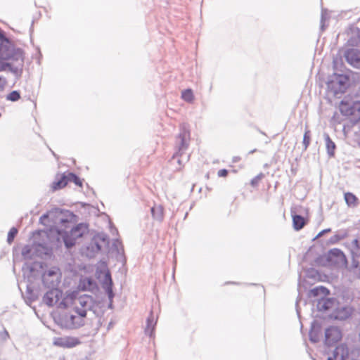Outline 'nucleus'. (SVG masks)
<instances>
[{
	"instance_id": "49530a36",
	"label": "nucleus",
	"mask_w": 360,
	"mask_h": 360,
	"mask_svg": "<svg viewBox=\"0 0 360 360\" xmlns=\"http://www.w3.org/2000/svg\"><path fill=\"white\" fill-rule=\"evenodd\" d=\"M238 159H239L238 158L236 157V158H233V161L234 162H236L238 160Z\"/></svg>"
},
{
	"instance_id": "b1692460",
	"label": "nucleus",
	"mask_w": 360,
	"mask_h": 360,
	"mask_svg": "<svg viewBox=\"0 0 360 360\" xmlns=\"http://www.w3.org/2000/svg\"><path fill=\"white\" fill-rule=\"evenodd\" d=\"M68 174H66V175L63 174V176H61L60 179H58L57 181H55L53 183V189H55V190L60 189V188L65 187L68 183Z\"/></svg>"
},
{
	"instance_id": "9d476101",
	"label": "nucleus",
	"mask_w": 360,
	"mask_h": 360,
	"mask_svg": "<svg viewBox=\"0 0 360 360\" xmlns=\"http://www.w3.org/2000/svg\"><path fill=\"white\" fill-rule=\"evenodd\" d=\"M63 297V292L58 288L50 289L49 291L46 292V294L43 297V302L47 306L52 307L54 305H58V307L62 308L59 306Z\"/></svg>"
},
{
	"instance_id": "6ab92c4d",
	"label": "nucleus",
	"mask_w": 360,
	"mask_h": 360,
	"mask_svg": "<svg viewBox=\"0 0 360 360\" xmlns=\"http://www.w3.org/2000/svg\"><path fill=\"white\" fill-rule=\"evenodd\" d=\"M39 264L35 262H25L22 268V271L23 272V275L25 276L30 277L32 276V273L35 271L37 266Z\"/></svg>"
},
{
	"instance_id": "a211bd4d",
	"label": "nucleus",
	"mask_w": 360,
	"mask_h": 360,
	"mask_svg": "<svg viewBox=\"0 0 360 360\" xmlns=\"http://www.w3.org/2000/svg\"><path fill=\"white\" fill-rule=\"evenodd\" d=\"M155 324L156 321L154 319L153 313L150 312V316L147 319L146 327L145 328V333L146 335H149L150 337L153 335Z\"/></svg>"
},
{
	"instance_id": "f704fd0d",
	"label": "nucleus",
	"mask_w": 360,
	"mask_h": 360,
	"mask_svg": "<svg viewBox=\"0 0 360 360\" xmlns=\"http://www.w3.org/2000/svg\"><path fill=\"white\" fill-rule=\"evenodd\" d=\"M8 338V333L6 330L0 333V341L5 342Z\"/></svg>"
},
{
	"instance_id": "79ce46f5",
	"label": "nucleus",
	"mask_w": 360,
	"mask_h": 360,
	"mask_svg": "<svg viewBox=\"0 0 360 360\" xmlns=\"http://www.w3.org/2000/svg\"><path fill=\"white\" fill-rule=\"evenodd\" d=\"M5 82L0 77V89L4 87Z\"/></svg>"
},
{
	"instance_id": "37998d69",
	"label": "nucleus",
	"mask_w": 360,
	"mask_h": 360,
	"mask_svg": "<svg viewBox=\"0 0 360 360\" xmlns=\"http://www.w3.org/2000/svg\"><path fill=\"white\" fill-rule=\"evenodd\" d=\"M94 244H95V245L96 247L97 250H101V246L97 242L95 241Z\"/></svg>"
},
{
	"instance_id": "20e7f679",
	"label": "nucleus",
	"mask_w": 360,
	"mask_h": 360,
	"mask_svg": "<svg viewBox=\"0 0 360 360\" xmlns=\"http://www.w3.org/2000/svg\"><path fill=\"white\" fill-rule=\"evenodd\" d=\"M84 311L75 312L73 309L71 311L61 314L58 319V323L63 328L75 329L84 324Z\"/></svg>"
},
{
	"instance_id": "393cba45",
	"label": "nucleus",
	"mask_w": 360,
	"mask_h": 360,
	"mask_svg": "<svg viewBox=\"0 0 360 360\" xmlns=\"http://www.w3.org/2000/svg\"><path fill=\"white\" fill-rule=\"evenodd\" d=\"M58 210H56V211H49L47 213L43 214L40 219L39 221L40 223L46 225L47 222H49L51 220L53 221V217L54 216L55 213H57Z\"/></svg>"
},
{
	"instance_id": "de8ad7c7",
	"label": "nucleus",
	"mask_w": 360,
	"mask_h": 360,
	"mask_svg": "<svg viewBox=\"0 0 360 360\" xmlns=\"http://www.w3.org/2000/svg\"><path fill=\"white\" fill-rule=\"evenodd\" d=\"M255 151V150H253L250 151V153H254Z\"/></svg>"
},
{
	"instance_id": "f3484780",
	"label": "nucleus",
	"mask_w": 360,
	"mask_h": 360,
	"mask_svg": "<svg viewBox=\"0 0 360 360\" xmlns=\"http://www.w3.org/2000/svg\"><path fill=\"white\" fill-rule=\"evenodd\" d=\"M153 218L158 221L163 220V207L160 205H155L150 209Z\"/></svg>"
},
{
	"instance_id": "f03ea898",
	"label": "nucleus",
	"mask_w": 360,
	"mask_h": 360,
	"mask_svg": "<svg viewBox=\"0 0 360 360\" xmlns=\"http://www.w3.org/2000/svg\"><path fill=\"white\" fill-rule=\"evenodd\" d=\"M95 305L96 302L92 296L86 294L79 295L76 291L68 294L59 304L63 308L71 307L75 312H81L84 310L85 317L87 311L93 310Z\"/></svg>"
},
{
	"instance_id": "2eb2a0df",
	"label": "nucleus",
	"mask_w": 360,
	"mask_h": 360,
	"mask_svg": "<svg viewBox=\"0 0 360 360\" xmlns=\"http://www.w3.org/2000/svg\"><path fill=\"white\" fill-rule=\"evenodd\" d=\"M79 343V341L77 338L72 337H63V338H56L53 340L54 345L65 347V348H71L74 347Z\"/></svg>"
},
{
	"instance_id": "f8f14e48",
	"label": "nucleus",
	"mask_w": 360,
	"mask_h": 360,
	"mask_svg": "<svg viewBox=\"0 0 360 360\" xmlns=\"http://www.w3.org/2000/svg\"><path fill=\"white\" fill-rule=\"evenodd\" d=\"M354 311V308L349 305L335 307L330 314L331 318L336 320L344 321L349 318Z\"/></svg>"
},
{
	"instance_id": "c03bdc74",
	"label": "nucleus",
	"mask_w": 360,
	"mask_h": 360,
	"mask_svg": "<svg viewBox=\"0 0 360 360\" xmlns=\"http://www.w3.org/2000/svg\"><path fill=\"white\" fill-rule=\"evenodd\" d=\"M352 266L355 269H356L358 267V262L356 261H355L354 259L353 260Z\"/></svg>"
},
{
	"instance_id": "1a4fd4ad",
	"label": "nucleus",
	"mask_w": 360,
	"mask_h": 360,
	"mask_svg": "<svg viewBox=\"0 0 360 360\" xmlns=\"http://www.w3.org/2000/svg\"><path fill=\"white\" fill-rule=\"evenodd\" d=\"M340 110L346 116H352L354 120H360V101L349 103L346 101H341Z\"/></svg>"
},
{
	"instance_id": "473e14b6",
	"label": "nucleus",
	"mask_w": 360,
	"mask_h": 360,
	"mask_svg": "<svg viewBox=\"0 0 360 360\" xmlns=\"http://www.w3.org/2000/svg\"><path fill=\"white\" fill-rule=\"evenodd\" d=\"M309 340L314 343H316L319 341V335L317 331L311 330L309 332Z\"/></svg>"
},
{
	"instance_id": "412c9836",
	"label": "nucleus",
	"mask_w": 360,
	"mask_h": 360,
	"mask_svg": "<svg viewBox=\"0 0 360 360\" xmlns=\"http://www.w3.org/2000/svg\"><path fill=\"white\" fill-rule=\"evenodd\" d=\"M293 227L295 230L299 231L302 229L305 225V219L303 217L299 214H293L292 212Z\"/></svg>"
},
{
	"instance_id": "9b49d317",
	"label": "nucleus",
	"mask_w": 360,
	"mask_h": 360,
	"mask_svg": "<svg viewBox=\"0 0 360 360\" xmlns=\"http://www.w3.org/2000/svg\"><path fill=\"white\" fill-rule=\"evenodd\" d=\"M342 338V332L336 326H330L325 331V343L330 346L338 342Z\"/></svg>"
},
{
	"instance_id": "cd10ccee",
	"label": "nucleus",
	"mask_w": 360,
	"mask_h": 360,
	"mask_svg": "<svg viewBox=\"0 0 360 360\" xmlns=\"http://www.w3.org/2000/svg\"><path fill=\"white\" fill-rule=\"evenodd\" d=\"M311 141V133L309 129H306L304 134L302 144L304 146V150H306L309 147Z\"/></svg>"
},
{
	"instance_id": "c9c22d12",
	"label": "nucleus",
	"mask_w": 360,
	"mask_h": 360,
	"mask_svg": "<svg viewBox=\"0 0 360 360\" xmlns=\"http://www.w3.org/2000/svg\"><path fill=\"white\" fill-rule=\"evenodd\" d=\"M219 177H225L228 175V170L226 169H222L218 171L217 173Z\"/></svg>"
},
{
	"instance_id": "423d86ee",
	"label": "nucleus",
	"mask_w": 360,
	"mask_h": 360,
	"mask_svg": "<svg viewBox=\"0 0 360 360\" xmlns=\"http://www.w3.org/2000/svg\"><path fill=\"white\" fill-rule=\"evenodd\" d=\"M190 134L185 128L182 129L177 137V143L179 144L178 152L173 155V159L176 160L179 165H181L183 161H187L188 155L184 153L188 146V139Z\"/></svg>"
},
{
	"instance_id": "39448f33",
	"label": "nucleus",
	"mask_w": 360,
	"mask_h": 360,
	"mask_svg": "<svg viewBox=\"0 0 360 360\" xmlns=\"http://www.w3.org/2000/svg\"><path fill=\"white\" fill-rule=\"evenodd\" d=\"M88 232V226L86 224H79L72 228L70 231L58 230V233L62 238L64 244L67 248L73 247L77 239L82 237Z\"/></svg>"
},
{
	"instance_id": "ddd939ff",
	"label": "nucleus",
	"mask_w": 360,
	"mask_h": 360,
	"mask_svg": "<svg viewBox=\"0 0 360 360\" xmlns=\"http://www.w3.org/2000/svg\"><path fill=\"white\" fill-rule=\"evenodd\" d=\"M349 356V348L345 344H340L337 346L328 360H346Z\"/></svg>"
},
{
	"instance_id": "7c9ffc66",
	"label": "nucleus",
	"mask_w": 360,
	"mask_h": 360,
	"mask_svg": "<svg viewBox=\"0 0 360 360\" xmlns=\"http://www.w3.org/2000/svg\"><path fill=\"white\" fill-rule=\"evenodd\" d=\"M20 98V94L18 91H13L6 96V99L13 102L17 101Z\"/></svg>"
},
{
	"instance_id": "4be33fe9",
	"label": "nucleus",
	"mask_w": 360,
	"mask_h": 360,
	"mask_svg": "<svg viewBox=\"0 0 360 360\" xmlns=\"http://www.w3.org/2000/svg\"><path fill=\"white\" fill-rule=\"evenodd\" d=\"M329 255L333 257L338 258L340 262L347 264V260L345 255L342 250L338 248H333L330 250L328 252Z\"/></svg>"
},
{
	"instance_id": "2f4dec72",
	"label": "nucleus",
	"mask_w": 360,
	"mask_h": 360,
	"mask_svg": "<svg viewBox=\"0 0 360 360\" xmlns=\"http://www.w3.org/2000/svg\"><path fill=\"white\" fill-rule=\"evenodd\" d=\"M17 233H18V229L16 228L12 227L10 229V231H8V237H7V242L9 244H11L13 241Z\"/></svg>"
},
{
	"instance_id": "a878e982",
	"label": "nucleus",
	"mask_w": 360,
	"mask_h": 360,
	"mask_svg": "<svg viewBox=\"0 0 360 360\" xmlns=\"http://www.w3.org/2000/svg\"><path fill=\"white\" fill-rule=\"evenodd\" d=\"M345 200L349 206H355L357 198L354 194L348 192L345 194Z\"/></svg>"
},
{
	"instance_id": "7ed1b4c3",
	"label": "nucleus",
	"mask_w": 360,
	"mask_h": 360,
	"mask_svg": "<svg viewBox=\"0 0 360 360\" xmlns=\"http://www.w3.org/2000/svg\"><path fill=\"white\" fill-rule=\"evenodd\" d=\"M329 293V290L323 286L314 288L309 292V297H317L316 308L318 311L328 312L334 310L337 307L338 302L335 298L327 297Z\"/></svg>"
},
{
	"instance_id": "4468645a",
	"label": "nucleus",
	"mask_w": 360,
	"mask_h": 360,
	"mask_svg": "<svg viewBox=\"0 0 360 360\" xmlns=\"http://www.w3.org/2000/svg\"><path fill=\"white\" fill-rule=\"evenodd\" d=\"M345 58L347 62L354 68H360V51L356 49H350L345 51Z\"/></svg>"
},
{
	"instance_id": "0eeeda50",
	"label": "nucleus",
	"mask_w": 360,
	"mask_h": 360,
	"mask_svg": "<svg viewBox=\"0 0 360 360\" xmlns=\"http://www.w3.org/2000/svg\"><path fill=\"white\" fill-rule=\"evenodd\" d=\"M347 81L348 77L346 75L334 74L327 82L328 89L337 96L339 94L345 92Z\"/></svg>"
},
{
	"instance_id": "aec40b11",
	"label": "nucleus",
	"mask_w": 360,
	"mask_h": 360,
	"mask_svg": "<svg viewBox=\"0 0 360 360\" xmlns=\"http://www.w3.org/2000/svg\"><path fill=\"white\" fill-rule=\"evenodd\" d=\"M80 286L84 290L92 291L96 288V283L91 278H84L81 280Z\"/></svg>"
},
{
	"instance_id": "ea45409f",
	"label": "nucleus",
	"mask_w": 360,
	"mask_h": 360,
	"mask_svg": "<svg viewBox=\"0 0 360 360\" xmlns=\"http://www.w3.org/2000/svg\"><path fill=\"white\" fill-rule=\"evenodd\" d=\"M340 239V236L338 235H335L330 238V242L335 243L338 241Z\"/></svg>"
},
{
	"instance_id": "6e6552de",
	"label": "nucleus",
	"mask_w": 360,
	"mask_h": 360,
	"mask_svg": "<svg viewBox=\"0 0 360 360\" xmlns=\"http://www.w3.org/2000/svg\"><path fill=\"white\" fill-rule=\"evenodd\" d=\"M61 280V272L59 268L53 266L45 271L42 274L44 285L48 288H58Z\"/></svg>"
},
{
	"instance_id": "f257e3e1",
	"label": "nucleus",
	"mask_w": 360,
	"mask_h": 360,
	"mask_svg": "<svg viewBox=\"0 0 360 360\" xmlns=\"http://www.w3.org/2000/svg\"><path fill=\"white\" fill-rule=\"evenodd\" d=\"M1 69L13 74L16 79L21 77L25 63L24 51L10 41L0 30Z\"/></svg>"
},
{
	"instance_id": "09e8293b",
	"label": "nucleus",
	"mask_w": 360,
	"mask_h": 360,
	"mask_svg": "<svg viewBox=\"0 0 360 360\" xmlns=\"http://www.w3.org/2000/svg\"><path fill=\"white\" fill-rule=\"evenodd\" d=\"M59 360H65L63 358H60Z\"/></svg>"
},
{
	"instance_id": "e433bc0d",
	"label": "nucleus",
	"mask_w": 360,
	"mask_h": 360,
	"mask_svg": "<svg viewBox=\"0 0 360 360\" xmlns=\"http://www.w3.org/2000/svg\"><path fill=\"white\" fill-rule=\"evenodd\" d=\"M352 245L356 249L360 250V241L358 239H354L352 241Z\"/></svg>"
},
{
	"instance_id": "dca6fc26",
	"label": "nucleus",
	"mask_w": 360,
	"mask_h": 360,
	"mask_svg": "<svg viewBox=\"0 0 360 360\" xmlns=\"http://www.w3.org/2000/svg\"><path fill=\"white\" fill-rule=\"evenodd\" d=\"M103 287L105 290L106 294L108 295L109 299V305L108 307L112 308V299L114 297V292L112 291V280L111 278V275L109 272H107L105 275Z\"/></svg>"
},
{
	"instance_id": "bb28decb",
	"label": "nucleus",
	"mask_w": 360,
	"mask_h": 360,
	"mask_svg": "<svg viewBox=\"0 0 360 360\" xmlns=\"http://www.w3.org/2000/svg\"><path fill=\"white\" fill-rule=\"evenodd\" d=\"M181 98L186 102L191 103L194 96L191 89H188L182 91Z\"/></svg>"
},
{
	"instance_id": "a18cd8bd",
	"label": "nucleus",
	"mask_w": 360,
	"mask_h": 360,
	"mask_svg": "<svg viewBox=\"0 0 360 360\" xmlns=\"http://www.w3.org/2000/svg\"><path fill=\"white\" fill-rule=\"evenodd\" d=\"M323 20H324V15H323V14L322 13V15H321V27H323Z\"/></svg>"
},
{
	"instance_id": "a19ab883",
	"label": "nucleus",
	"mask_w": 360,
	"mask_h": 360,
	"mask_svg": "<svg viewBox=\"0 0 360 360\" xmlns=\"http://www.w3.org/2000/svg\"><path fill=\"white\" fill-rule=\"evenodd\" d=\"M298 302H299V300H297V302H296V311H297V315L300 316V309H299V307H298Z\"/></svg>"
},
{
	"instance_id": "4c0bfd02",
	"label": "nucleus",
	"mask_w": 360,
	"mask_h": 360,
	"mask_svg": "<svg viewBox=\"0 0 360 360\" xmlns=\"http://www.w3.org/2000/svg\"><path fill=\"white\" fill-rule=\"evenodd\" d=\"M57 221H58L60 224H63V225H65V224L69 223V221H68V219H64V218H61V217H58V218L57 219Z\"/></svg>"
},
{
	"instance_id": "58836bf2",
	"label": "nucleus",
	"mask_w": 360,
	"mask_h": 360,
	"mask_svg": "<svg viewBox=\"0 0 360 360\" xmlns=\"http://www.w3.org/2000/svg\"><path fill=\"white\" fill-rule=\"evenodd\" d=\"M330 231H331V230H330V229H324V230L321 231V232H319L316 237H317V238H318V237H321V236H323L324 233H328V232H330Z\"/></svg>"
},
{
	"instance_id": "5701e85b",
	"label": "nucleus",
	"mask_w": 360,
	"mask_h": 360,
	"mask_svg": "<svg viewBox=\"0 0 360 360\" xmlns=\"http://www.w3.org/2000/svg\"><path fill=\"white\" fill-rule=\"evenodd\" d=\"M324 136H325L327 153L330 157H333V156H334V154H335V150L336 148L335 144L330 139V138L329 137V136L328 134H325Z\"/></svg>"
},
{
	"instance_id": "72a5a7b5",
	"label": "nucleus",
	"mask_w": 360,
	"mask_h": 360,
	"mask_svg": "<svg viewBox=\"0 0 360 360\" xmlns=\"http://www.w3.org/2000/svg\"><path fill=\"white\" fill-rule=\"evenodd\" d=\"M264 174L262 173L259 174L256 176H255L250 182L252 186L255 187L258 185L259 181L263 178Z\"/></svg>"
},
{
	"instance_id": "c756f323",
	"label": "nucleus",
	"mask_w": 360,
	"mask_h": 360,
	"mask_svg": "<svg viewBox=\"0 0 360 360\" xmlns=\"http://www.w3.org/2000/svg\"><path fill=\"white\" fill-rule=\"evenodd\" d=\"M68 182H73L77 186H82V183L81 179L75 174L73 173H68Z\"/></svg>"
},
{
	"instance_id": "c85d7f7f",
	"label": "nucleus",
	"mask_w": 360,
	"mask_h": 360,
	"mask_svg": "<svg viewBox=\"0 0 360 360\" xmlns=\"http://www.w3.org/2000/svg\"><path fill=\"white\" fill-rule=\"evenodd\" d=\"M22 256L25 259H32V248L30 245H25L22 250Z\"/></svg>"
}]
</instances>
